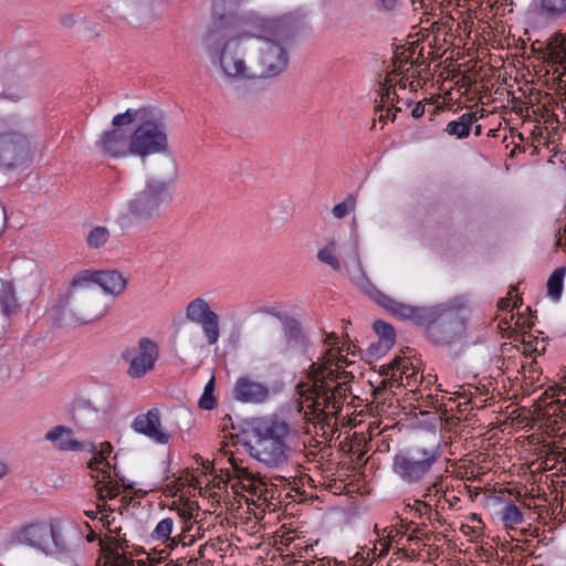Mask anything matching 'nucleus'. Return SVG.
<instances>
[{
  "label": "nucleus",
  "instance_id": "f257e3e1",
  "mask_svg": "<svg viewBox=\"0 0 566 566\" xmlns=\"http://www.w3.org/2000/svg\"><path fill=\"white\" fill-rule=\"evenodd\" d=\"M296 20L280 17L263 20L252 31L230 38L220 49L218 65L229 80H266L285 71L286 43L293 38Z\"/></svg>",
  "mask_w": 566,
  "mask_h": 566
},
{
  "label": "nucleus",
  "instance_id": "f03ea898",
  "mask_svg": "<svg viewBox=\"0 0 566 566\" xmlns=\"http://www.w3.org/2000/svg\"><path fill=\"white\" fill-rule=\"evenodd\" d=\"M290 424L276 417L254 419L251 424V439L244 442L251 457L270 468H280L287 463L291 453L289 439Z\"/></svg>",
  "mask_w": 566,
  "mask_h": 566
},
{
  "label": "nucleus",
  "instance_id": "7ed1b4c3",
  "mask_svg": "<svg viewBox=\"0 0 566 566\" xmlns=\"http://www.w3.org/2000/svg\"><path fill=\"white\" fill-rule=\"evenodd\" d=\"M165 178H148L142 190L127 203V211L138 222H148L161 216L163 207L172 200V188L178 176V167L175 158L166 150L159 155Z\"/></svg>",
  "mask_w": 566,
  "mask_h": 566
},
{
  "label": "nucleus",
  "instance_id": "20e7f679",
  "mask_svg": "<svg viewBox=\"0 0 566 566\" xmlns=\"http://www.w3.org/2000/svg\"><path fill=\"white\" fill-rule=\"evenodd\" d=\"M168 137L166 123L147 105L116 113L103 136L104 142H166Z\"/></svg>",
  "mask_w": 566,
  "mask_h": 566
},
{
  "label": "nucleus",
  "instance_id": "39448f33",
  "mask_svg": "<svg viewBox=\"0 0 566 566\" xmlns=\"http://www.w3.org/2000/svg\"><path fill=\"white\" fill-rule=\"evenodd\" d=\"M420 327L424 328L426 336L432 344L450 346L464 337L467 324L461 306L442 303L430 306Z\"/></svg>",
  "mask_w": 566,
  "mask_h": 566
},
{
  "label": "nucleus",
  "instance_id": "423d86ee",
  "mask_svg": "<svg viewBox=\"0 0 566 566\" xmlns=\"http://www.w3.org/2000/svg\"><path fill=\"white\" fill-rule=\"evenodd\" d=\"M85 280L80 274L73 279L62 306L63 324H86L104 315L99 304L97 287L88 285Z\"/></svg>",
  "mask_w": 566,
  "mask_h": 566
},
{
  "label": "nucleus",
  "instance_id": "0eeeda50",
  "mask_svg": "<svg viewBox=\"0 0 566 566\" xmlns=\"http://www.w3.org/2000/svg\"><path fill=\"white\" fill-rule=\"evenodd\" d=\"M438 446L416 447L399 451L392 459V472L408 485L422 483L440 460Z\"/></svg>",
  "mask_w": 566,
  "mask_h": 566
},
{
  "label": "nucleus",
  "instance_id": "6e6552de",
  "mask_svg": "<svg viewBox=\"0 0 566 566\" xmlns=\"http://www.w3.org/2000/svg\"><path fill=\"white\" fill-rule=\"evenodd\" d=\"M15 541L45 554L63 552L67 548V543L60 527L52 523L30 524L17 533Z\"/></svg>",
  "mask_w": 566,
  "mask_h": 566
},
{
  "label": "nucleus",
  "instance_id": "1a4fd4ad",
  "mask_svg": "<svg viewBox=\"0 0 566 566\" xmlns=\"http://www.w3.org/2000/svg\"><path fill=\"white\" fill-rule=\"evenodd\" d=\"M158 357L159 347L148 337H142L136 348L129 347L122 353V358L129 364L127 375L133 379L142 378L151 371Z\"/></svg>",
  "mask_w": 566,
  "mask_h": 566
},
{
  "label": "nucleus",
  "instance_id": "9d476101",
  "mask_svg": "<svg viewBox=\"0 0 566 566\" xmlns=\"http://www.w3.org/2000/svg\"><path fill=\"white\" fill-rule=\"evenodd\" d=\"M349 389L343 387V384H335L333 387L326 386L325 380L316 381L314 386L307 390L305 400H312L311 408L319 410L324 413L336 416L344 403Z\"/></svg>",
  "mask_w": 566,
  "mask_h": 566
},
{
  "label": "nucleus",
  "instance_id": "9b49d317",
  "mask_svg": "<svg viewBox=\"0 0 566 566\" xmlns=\"http://www.w3.org/2000/svg\"><path fill=\"white\" fill-rule=\"evenodd\" d=\"M369 296L381 307L388 311L392 316L401 321H409L417 326H420L426 318L430 306H415L408 303L400 302L389 295H386L376 287H373Z\"/></svg>",
  "mask_w": 566,
  "mask_h": 566
},
{
  "label": "nucleus",
  "instance_id": "f8f14e48",
  "mask_svg": "<svg viewBox=\"0 0 566 566\" xmlns=\"http://www.w3.org/2000/svg\"><path fill=\"white\" fill-rule=\"evenodd\" d=\"M369 296L381 307L388 311L392 316L401 321H409L417 326H420L426 318L430 306H415L408 303L400 302L389 295H386L376 287H373Z\"/></svg>",
  "mask_w": 566,
  "mask_h": 566
},
{
  "label": "nucleus",
  "instance_id": "ddd939ff",
  "mask_svg": "<svg viewBox=\"0 0 566 566\" xmlns=\"http://www.w3.org/2000/svg\"><path fill=\"white\" fill-rule=\"evenodd\" d=\"M97 153L105 157L118 159L128 155L145 158L150 155H161L167 150V144H96Z\"/></svg>",
  "mask_w": 566,
  "mask_h": 566
},
{
  "label": "nucleus",
  "instance_id": "4468645a",
  "mask_svg": "<svg viewBox=\"0 0 566 566\" xmlns=\"http://www.w3.org/2000/svg\"><path fill=\"white\" fill-rule=\"evenodd\" d=\"M232 396L243 403L261 405L269 400L270 388L250 376H240L233 386Z\"/></svg>",
  "mask_w": 566,
  "mask_h": 566
},
{
  "label": "nucleus",
  "instance_id": "2eb2a0df",
  "mask_svg": "<svg viewBox=\"0 0 566 566\" xmlns=\"http://www.w3.org/2000/svg\"><path fill=\"white\" fill-rule=\"evenodd\" d=\"M132 428L157 443L166 444L169 442L170 434L161 427L160 411L157 408L138 415L133 421Z\"/></svg>",
  "mask_w": 566,
  "mask_h": 566
},
{
  "label": "nucleus",
  "instance_id": "dca6fc26",
  "mask_svg": "<svg viewBox=\"0 0 566 566\" xmlns=\"http://www.w3.org/2000/svg\"><path fill=\"white\" fill-rule=\"evenodd\" d=\"M82 277H85V282L88 285L99 286L104 292L112 295H120L127 285L126 279L116 270L109 271H91L86 270L80 273Z\"/></svg>",
  "mask_w": 566,
  "mask_h": 566
},
{
  "label": "nucleus",
  "instance_id": "f3484780",
  "mask_svg": "<svg viewBox=\"0 0 566 566\" xmlns=\"http://www.w3.org/2000/svg\"><path fill=\"white\" fill-rule=\"evenodd\" d=\"M241 0H213L211 7V32L235 24V14Z\"/></svg>",
  "mask_w": 566,
  "mask_h": 566
},
{
  "label": "nucleus",
  "instance_id": "a211bd4d",
  "mask_svg": "<svg viewBox=\"0 0 566 566\" xmlns=\"http://www.w3.org/2000/svg\"><path fill=\"white\" fill-rule=\"evenodd\" d=\"M282 325L285 338V352L305 355L308 349L310 340L303 333L301 323L296 318L287 316L286 318H282Z\"/></svg>",
  "mask_w": 566,
  "mask_h": 566
},
{
  "label": "nucleus",
  "instance_id": "6ab92c4d",
  "mask_svg": "<svg viewBox=\"0 0 566 566\" xmlns=\"http://www.w3.org/2000/svg\"><path fill=\"white\" fill-rule=\"evenodd\" d=\"M45 439L61 451H81L85 444L73 437V430L66 426H56L45 433Z\"/></svg>",
  "mask_w": 566,
  "mask_h": 566
},
{
  "label": "nucleus",
  "instance_id": "aec40b11",
  "mask_svg": "<svg viewBox=\"0 0 566 566\" xmlns=\"http://www.w3.org/2000/svg\"><path fill=\"white\" fill-rule=\"evenodd\" d=\"M332 358H327L326 361L317 364L312 361L308 369V379L312 381V386L316 381L325 380L326 386H331L329 382L337 384L339 381V365L336 364V368L331 367Z\"/></svg>",
  "mask_w": 566,
  "mask_h": 566
},
{
  "label": "nucleus",
  "instance_id": "412c9836",
  "mask_svg": "<svg viewBox=\"0 0 566 566\" xmlns=\"http://www.w3.org/2000/svg\"><path fill=\"white\" fill-rule=\"evenodd\" d=\"M213 314L217 313L210 308L209 303L203 297H196L190 301L185 311L186 318L195 324L210 318Z\"/></svg>",
  "mask_w": 566,
  "mask_h": 566
},
{
  "label": "nucleus",
  "instance_id": "4be33fe9",
  "mask_svg": "<svg viewBox=\"0 0 566 566\" xmlns=\"http://www.w3.org/2000/svg\"><path fill=\"white\" fill-rule=\"evenodd\" d=\"M476 122L475 113H465L459 117L458 120L450 122L447 125L446 132L454 135L458 138L467 137L472 124Z\"/></svg>",
  "mask_w": 566,
  "mask_h": 566
},
{
  "label": "nucleus",
  "instance_id": "5701e85b",
  "mask_svg": "<svg viewBox=\"0 0 566 566\" xmlns=\"http://www.w3.org/2000/svg\"><path fill=\"white\" fill-rule=\"evenodd\" d=\"M538 12L549 19L566 15V0H537Z\"/></svg>",
  "mask_w": 566,
  "mask_h": 566
},
{
  "label": "nucleus",
  "instance_id": "b1692460",
  "mask_svg": "<svg viewBox=\"0 0 566 566\" xmlns=\"http://www.w3.org/2000/svg\"><path fill=\"white\" fill-rule=\"evenodd\" d=\"M0 306L6 316H9L17 308L15 290L10 281L2 282L1 284Z\"/></svg>",
  "mask_w": 566,
  "mask_h": 566
},
{
  "label": "nucleus",
  "instance_id": "393cba45",
  "mask_svg": "<svg viewBox=\"0 0 566 566\" xmlns=\"http://www.w3.org/2000/svg\"><path fill=\"white\" fill-rule=\"evenodd\" d=\"M23 160L19 156L18 144H0V168H12Z\"/></svg>",
  "mask_w": 566,
  "mask_h": 566
},
{
  "label": "nucleus",
  "instance_id": "a878e982",
  "mask_svg": "<svg viewBox=\"0 0 566 566\" xmlns=\"http://www.w3.org/2000/svg\"><path fill=\"white\" fill-rule=\"evenodd\" d=\"M201 326L203 336L208 345H214L220 337V318L218 314H213L210 318L198 323Z\"/></svg>",
  "mask_w": 566,
  "mask_h": 566
},
{
  "label": "nucleus",
  "instance_id": "bb28decb",
  "mask_svg": "<svg viewBox=\"0 0 566 566\" xmlns=\"http://www.w3.org/2000/svg\"><path fill=\"white\" fill-rule=\"evenodd\" d=\"M107 523V531L111 534L106 541L101 539L99 545L101 549L103 551V545H109L114 547L115 551L118 552V549H122L125 552L126 548L129 547L128 541L126 539L125 534L122 535V528H111V523L108 520H106Z\"/></svg>",
  "mask_w": 566,
  "mask_h": 566
},
{
  "label": "nucleus",
  "instance_id": "cd10ccee",
  "mask_svg": "<svg viewBox=\"0 0 566 566\" xmlns=\"http://www.w3.org/2000/svg\"><path fill=\"white\" fill-rule=\"evenodd\" d=\"M88 451L93 453V458L88 462V468L99 471L103 474V480L111 479L112 469L107 459L97 452V448L93 443L90 444Z\"/></svg>",
  "mask_w": 566,
  "mask_h": 566
},
{
  "label": "nucleus",
  "instance_id": "c85d7f7f",
  "mask_svg": "<svg viewBox=\"0 0 566 566\" xmlns=\"http://www.w3.org/2000/svg\"><path fill=\"white\" fill-rule=\"evenodd\" d=\"M105 566H135V562L128 558L125 553L120 554L109 545H103Z\"/></svg>",
  "mask_w": 566,
  "mask_h": 566
},
{
  "label": "nucleus",
  "instance_id": "c756f323",
  "mask_svg": "<svg viewBox=\"0 0 566 566\" xmlns=\"http://www.w3.org/2000/svg\"><path fill=\"white\" fill-rule=\"evenodd\" d=\"M566 274V268L556 269L547 281L548 295L554 300H558L563 291L564 276Z\"/></svg>",
  "mask_w": 566,
  "mask_h": 566
},
{
  "label": "nucleus",
  "instance_id": "7c9ffc66",
  "mask_svg": "<svg viewBox=\"0 0 566 566\" xmlns=\"http://www.w3.org/2000/svg\"><path fill=\"white\" fill-rule=\"evenodd\" d=\"M111 233L106 227H94L86 237V243L91 249L102 248L109 239Z\"/></svg>",
  "mask_w": 566,
  "mask_h": 566
},
{
  "label": "nucleus",
  "instance_id": "2f4dec72",
  "mask_svg": "<svg viewBox=\"0 0 566 566\" xmlns=\"http://www.w3.org/2000/svg\"><path fill=\"white\" fill-rule=\"evenodd\" d=\"M172 528L174 520L170 517L164 518L157 524V526L153 531L151 538L164 543L167 541L175 542V539L170 537Z\"/></svg>",
  "mask_w": 566,
  "mask_h": 566
},
{
  "label": "nucleus",
  "instance_id": "473e14b6",
  "mask_svg": "<svg viewBox=\"0 0 566 566\" xmlns=\"http://www.w3.org/2000/svg\"><path fill=\"white\" fill-rule=\"evenodd\" d=\"M374 331L377 333L379 338L385 343V346L387 348L394 345L396 333L395 328L390 324L384 321H376L374 323Z\"/></svg>",
  "mask_w": 566,
  "mask_h": 566
},
{
  "label": "nucleus",
  "instance_id": "72a5a7b5",
  "mask_svg": "<svg viewBox=\"0 0 566 566\" xmlns=\"http://www.w3.org/2000/svg\"><path fill=\"white\" fill-rule=\"evenodd\" d=\"M317 259L325 264H328L333 270L339 271L340 263L335 255V242L331 241L324 249L317 253Z\"/></svg>",
  "mask_w": 566,
  "mask_h": 566
},
{
  "label": "nucleus",
  "instance_id": "f704fd0d",
  "mask_svg": "<svg viewBox=\"0 0 566 566\" xmlns=\"http://www.w3.org/2000/svg\"><path fill=\"white\" fill-rule=\"evenodd\" d=\"M500 516H501V520L506 525H517V524L523 523V514L518 510V507L513 503L505 505L501 510Z\"/></svg>",
  "mask_w": 566,
  "mask_h": 566
},
{
  "label": "nucleus",
  "instance_id": "c9c22d12",
  "mask_svg": "<svg viewBox=\"0 0 566 566\" xmlns=\"http://www.w3.org/2000/svg\"><path fill=\"white\" fill-rule=\"evenodd\" d=\"M408 361L406 358L396 357L389 364L387 369H391V379L395 381H402V375L407 374Z\"/></svg>",
  "mask_w": 566,
  "mask_h": 566
},
{
  "label": "nucleus",
  "instance_id": "e433bc0d",
  "mask_svg": "<svg viewBox=\"0 0 566 566\" xmlns=\"http://www.w3.org/2000/svg\"><path fill=\"white\" fill-rule=\"evenodd\" d=\"M214 390V377H212L205 386L203 394L199 400V407L203 410H211L216 406V399L213 397Z\"/></svg>",
  "mask_w": 566,
  "mask_h": 566
},
{
  "label": "nucleus",
  "instance_id": "4c0bfd02",
  "mask_svg": "<svg viewBox=\"0 0 566 566\" xmlns=\"http://www.w3.org/2000/svg\"><path fill=\"white\" fill-rule=\"evenodd\" d=\"M356 197L354 195H348L347 198L340 202V203H337L336 206H334L332 212H333V216L336 218V219H343L344 217L347 216V213L350 211V210H354L355 207H356Z\"/></svg>",
  "mask_w": 566,
  "mask_h": 566
},
{
  "label": "nucleus",
  "instance_id": "58836bf2",
  "mask_svg": "<svg viewBox=\"0 0 566 566\" xmlns=\"http://www.w3.org/2000/svg\"><path fill=\"white\" fill-rule=\"evenodd\" d=\"M98 499L104 500L105 497L115 499L119 495V485L114 483L112 480L105 482L103 486L97 488Z\"/></svg>",
  "mask_w": 566,
  "mask_h": 566
},
{
  "label": "nucleus",
  "instance_id": "ea45409f",
  "mask_svg": "<svg viewBox=\"0 0 566 566\" xmlns=\"http://www.w3.org/2000/svg\"><path fill=\"white\" fill-rule=\"evenodd\" d=\"M443 483H444V476L442 474H439L436 476V479L426 488L423 497L428 496H437L440 493H443Z\"/></svg>",
  "mask_w": 566,
  "mask_h": 566
},
{
  "label": "nucleus",
  "instance_id": "a19ab883",
  "mask_svg": "<svg viewBox=\"0 0 566 566\" xmlns=\"http://www.w3.org/2000/svg\"><path fill=\"white\" fill-rule=\"evenodd\" d=\"M197 509H199L198 503L189 501L184 505V507L178 509V514L181 518L188 521L192 518V512Z\"/></svg>",
  "mask_w": 566,
  "mask_h": 566
},
{
  "label": "nucleus",
  "instance_id": "79ce46f5",
  "mask_svg": "<svg viewBox=\"0 0 566 566\" xmlns=\"http://www.w3.org/2000/svg\"><path fill=\"white\" fill-rule=\"evenodd\" d=\"M536 146L533 143L530 144H514V147L510 151V157H515L517 154L525 153L526 150H531V155H534L536 151Z\"/></svg>",
  "mask_w": 566,
  "mask_h": 566
},
{
  "label": "nucleus",
  "instance_id": "37998d69",
  "mask_svg": "<svg viewBox=\"0 0 566 566\" xmlns=\"http://www.w3.org/2000/svg\"><path fill=\"white\" fill-rule=\"evenodd\" d=\"M254 313L272 315V316L276 317L277 319H280L281 322H282V318H286L289 316L286 314H283V313L276 311V308L274 306H260L254 311Z\"/></svg>",
  "mask_w": 566,
  "mask_h": 566
},
{
  "label": "nucleus",
  "instance_id": "c03bdc74",
  "mask_svg": "<svg viewBox=\"0 0 566 566\" xmlns=\"http://www.w3.org/2000/svg\"><path fill=\"white\" fill-rule=\"evenodd\" d=\"M400 0H377V8L386 12H394L399 7Z\"/></svg>",
  "mask_w": 566,
  "mask_h": 566
},
{
  "label": "nucleus",
  "instance_id": "a18cd8bd",
  "mask_svg": "<svg viewBox=\"0 0 566 566\" xmlns=\"http://www.w3.org/2000/svg\"><path fill=\"white\" fill-rule=\"evenodd\" d=\"M511 105L512 109L518 115H524V113L528 111L527 104L518 97H513Z\"/></svg>",
  "mask_w": 566,
  "mask_h": 566
},
{
  "label": "nucleus",
  "instance_id": "49530a36",
  "mask_svg": "<svg viewBox=\"0 0 566 566\" xmlns=\"http://www.w3.org/2000/svg\"><path fill=\"white\" fill-rule=\"evenodd\" d=\"M415 505H416V511L419 512L420 515L422 513H424L428 515V520L432 518V509H431L430 504H428L427 502L421 501V500H416Z\"/></svg>",
  "mask_w": 566,
  "mask_h": 566
},
{
  "label": "nucleus",
  "instance_id": "de8ad7c7",
  "mask_svg": "<svg viewBox=\"0 0 566 566\" xmlns=\"http://www.w3.org/2000/svg\"><path fill=\"white\" fill-rule=\"evenodd\" d=\"M395 384L397 386H401L402 381H395V380L391 379V377L385 378L381 381V384L375 389V395H379V394L384 392L388 388L392 387Z\"/></svg>",
  "mask_w": 566,
  "mask_h": 566
},
{
  "label": "nucleus",
  "instance_id": "09e8293b",
  "mask_svg": "<svg viewBox=\"0 0 566 566\" xmlns=\"http://www.w3.org/2000/svg\"><path fill=\"white\" fill-rule=\"evenodd\" d=\"M427 105H431L430 103L426 102H418L415 107L411 111V116L413 118H420L424 115V108Z\"/></svg>",
  "mask_w": 566,
  "mask_h": 566
},
{
  "label": "nucleus",
  "instance_id": "8fccbe9b",
  "mask_svg": "<svg viewBox=\"0 0 566 566\" xmlns=\"http://www.w3.org/2000/svg\"><path fill=\"white\" fill-rule=\"evenodd\" d=\"M354 379V375L352 371L339 370V381L337 384H343V387H346Z\"/></svg>",
  "mask_w": 566,
  "mask_h": 566
},
{
  "label": "nucleus",
  "instance_id": "3c124183",
  "mask_svg": "<svg viewBox=\"0 0 566 566\" xmlns=\"http://www.w3.org/2000/svg\"><path fill=\"white\" fill-rule=\"evenodd\" d=\"M61 24L65 28H72L76 24V18L71 13L64 14L61 17Z\"/></svg>",
  "mask_w": 566,
  "mask_h": 566
},
{
  "label": "nucleus",
  "instance_id": "603ef678",
  "mask_svg": "<svg viewBox=\"0 0 566 566\" xmlns=\"http://www.w3.org/2000/svg\"><path fill=\"white\" fill-rule=\"evenodd\" d=\"M211 549L216 552V545L213 543L207 542L206 544L201 545L198 551V557L197 558H205L207 555V551Z\"/></svg>",
  "mask_w": 566,
  "mask_h": 566
},
{
  "label": "nucleus",
  "instance_id": "864d4df0",
  "mask_svg": "<svg viewBox=\"0 0 566 566\" xmlns=\"http://www.w3.org/2000/svg\"><path fill=\"white\" fill-rule=\"evenodd\" d=\"M112 451H113V447L109 442L101 443L99 449L97 450V452L101 453L106 459L112 453Z\"/></svg>",
  "mask_w": 566,
  "mask_h": 566
},
{
  "label": "nucleus",
  "instance_id": "5fc2aeb1",
  "mask_svg": "<svg viewBox=\"0 0 566 566\" xmlns=\"http://www.w3.org/2000/svg\"><path fill=\"white\" fill-rule=\"evenodd\" d=\"M522 344H523V346H524V352H523V353H524L525 355H528V354H531V353H533V352H537V348H533V346H532V342H531V340H525V339L523 338Z\"/></svg>",
  "mask_w": 566,
  "mask_h": 566
},
{
  "label": "nucleus",
  "instance_id": "6e6d98bb",
  "mask_svg": "<svg viewBox=\"0 0 566 566\" xmlns=\"http://www.w3.org/2000/svg\"><path fill=\"white\" fill-rule=\"evenodd\" d=\"M453 394L457 395L458 397L463 398L464 399V402H463L464 405L471 402V399H472L471 394H468L465 390H463V391H455Z\"/></svg>",
  "mask_w": 566,
  "mask_h": 566
},
{
  "label": "nucleus",
  "instance_id": "4d7b16f0",
  "mask_svg": "<svg viewBox=\"0 0 566 566\" xmlns=\"http://www.w3.org/2000/svg\"><path fill=\"white\" fill-rule=\"evenodd\" d=\"M235 470L238 471L239 478L247 479V480H251L252 479L247 469H244V468H235Z\"/></svg>",
  "mask_w": 566,
  "mask_h": 566
},
{
  "label": "nucleus",
  "instance_id": "13d9d810",
  "mask_svg": "<svg viewBox=\"0 0 566 566\" xmlns=\"http://www.w3.org/2000/svg\"><path fill=\"white\" fill-rule=\"evenodd\" d=\"M511 294H512V292H510V295ZM510 306H511V296L500 300V302H499V307L500 308L504 310V308H507Z\"/></svg>",
  "mask_w": 566,
  "mask_h": 566
},
{
  "label": "nucleus",
  "instance_id": "bf43d9fd",
  "mask_svg": "<svg viewBox=\"0 0 566 566\" xmlns=\"http://www.w3.org/2000/svg\"><path fill=\"white\" fill-rule=\"evenodd\" d=\"M326 343H333V344H336L338 342V336L336 333H329L326 335V339H325Z\"/></svg>",
  "mask_w": 566,
  "mask_h": 566
},
{
  "label": "nucleus",
  "instance_id": "052dcab7",
  "mask_svg": "<svg viewBox=\"0 0 566 566\" xmlns=\"http://www.w3.org/2000/svg\"><path fill=\"white\" fill-rule=\"evenodd\" d=\"M104 506L97 505V511H85L86 516H88L92 520H95L97 517L98 511H102Z\"/></svg>",
  "mask_w": 566,
  "mask_h": 566
},
{
  "label": "nucleus",
  "instance_id": "680f3d73",
  "mask_svg": "<svg viewBox=\"0 0 566 566\" xmlns=\"http://www.w3.org/2000/svg\"><path fill=\"white\" fill-rule=\"evenodd\" d=\"M199 558L192 557L187 562L186 566H200Z\"/></svg>",
  "mask_w": 566,
  "mask_h": 566
},
{
  "label": "nucleus",
  "instance_id": "e2e57ef3",
  "mask_svg": "<svg viewBox=\"0 0 566 566\" xmlns=\"http://www.w3.org/2000/svg\"><path fill=\"white\" fill-rule=\"evenodd\" d=\"M461 530L465 535L472 534L474 532V530L469 525H462Z\"/></svg>",
  "mask_w": 566,
  "mask_h": 566
},
{
  "label": "nucleus",
  "instance_id": "0e129e2a",
  "mask_svg": "<svg viewBox=\"0 0 566 566\" xmlns=\"http://www.w3.org/2000/svg\"><path fill=\"white\" fill-rule=\"evenodd\" d=\"M381 375L386 376L387 378L391 377V369H387V365H384L381 367Z\"/></svg>",
  "mask_w": 566,
  "mask_h": 566
},
{
  "label": "nucleus",
  "instance_id": "69168bd1",
  "mask_svg": "<svg viewBox=\"0 0 566 566\" xmlns=\"http://www.w3.org/2000/svg\"><path fill=\"white\" fill-rule=\"evenodd\" d=\"M430 521H437L440 524L443 522L442 517L438 512H436L434 514L432 513V518Z\"/></svg>",
  "mask_w": 566,
  "mask_h": 566
},
{
  "label": "nucleus",
  "instance_id": "338daca9",
  "mask_svg": "<svg viewBox=\"0 0 566 566\" xmlns=\"http://www.w3.org/2000/svg\"><path fill=\"white\" fill-rule=\"evenodd\" d=\"M6 474V467L3 463L0 462V478H2Z\"/></svg>",
  "mask_w": 566,
  "mask_h": 566
},
{
  "label": "nucleus",
  "instance_id": "774afa93",
  "mask_svg": "<svg viewBox=\"0 0 566 566\" xmlns=\"http://www.w3.org/2000/svg\"><path fill=\"white\" fill-rule=\"evenodd\" d=\"M416 539H420V537H418V536L416 535V533H412V534L409 536V538H408V541H416Z\"/></svg>",
  "mask_w": 566,
  "mask_h": 566
}]
</instances>
